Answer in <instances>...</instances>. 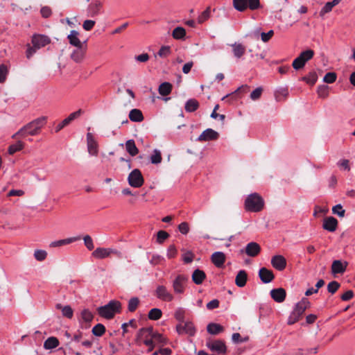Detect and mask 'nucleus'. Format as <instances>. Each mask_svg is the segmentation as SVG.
Listing matches in <instances>:
<instances>
[{
    "mask_svg": "<svg viewBox=\"0 0 355 355\" xmlns=\"http://www.w3.org/2000/svg\"><path fill=\"white\" fill-rule=\"evenodd\" d=\"M219 134L211 128H207L204 130L201 135L198 137L197 141H208L218 139Z\"/></svg>",
    "mask_w": 355,
    "mask_h": 355,
    "instance_id": "f8f14e48",
    "label": "nucleus"
},
{
    "mask_svg": "<svg viewBox=\"0 0 355 355\" xmlns=\"http://www.w3.org/2000/svg\"><path fill=\"white\" fill-rule=\"evenodd\" d=\"M47 253L46 251L42 250H37L34 252L35 258L40 261H42L46 259Z\"/></svg>",
    "mask_w": 355,
    "mask_h": 355,
    "instance_id": "bf43d9fd",
    "label": "nucleus"
},
{
    "mask_svg": "<svg viewBox=\"0 0 355 355\" xmlns=\"http://www.w3.org/2000/svg\"><path fill=\"white\" fill-rule=\"evenodd\" d=\"M8 74V67L3 64L0 65V83H3L6 81L7 76Z\"/></svg>",
    "mask_w": 355,
    "mask_h": 355,
    "instance_id": "8fccbe9b",
    "label": "nucleus"
},
{
    "mask_svg": "<svg viewBox=\"0 0 355 355\" xmlns=\"http://www.w3.org/2000/svg\"><path fill=\"white\" fill-rule=\"evenodd\" d=\"M191 277H192L193 282L196 284L199 285V284H201L203 282V281L205 279L206 274L205 273V272L203 270H201L200 269H196L193 271Z\"/></svg>",
    "mask_w": 355,
    "mask_h": 355,
    "instance_id": "cd10ccee",
    "label": "nucleus"
},
{
    "mask_svg": "<svg viewBox=\"0 0 355 355\" xmlns=\"http://www.w3.org/2000/svg\"><path fill=\"white\" fill-rule=\"evenodd\" d=\"M310 306V302L306 297H303L300 302L296 304L288 319V324L292 325L297 322L303 315L306 309Z\"/></svg>",
    "mask_w": 355,
    "mask_h": 355,
    "instance_id": "7ed1b4c3",
    "label": "nucleus"
},
{
    "mask_svg": "<svg viewBox=\"0 0 355 355\" xmlns=\"http://www.w3.org/2000/svg\"><path fill=\"white\" fill-rule=\"evenodd\" d=\"M169 234L164 230H159L157 234V241L162 244L169 237Z\"/></svg>",
    "mask_w": 355,
    "mask_h": 355,
    "instance_id": "5fc2aeb1",
    "label": "nucleus"
},
{
    "mask_svg": "<svg viewBox=\"0 0 355 355\" xmlns=\"http://www.w3.org/2000/svg\"><path fill=\"white\" fill-rule=\"evenodd\" d=\"M58 345L59 341L56 338L50 337L45 340L44 343V347L46 349H50L57 347Z\"/></svg>",
    "mask_w": 355,
    "mask_h": 355,
    "instance_id": "4c0bfd02",
    "label": "nucleus"
},
{
    "mask_svg": "<svg viewBox=\"0 0 355 355\" xmlns=\"http://www.w3.org/2000/svg\"><path fill=\"white\" fill-rule=\"evenodd\" d=\"M129 119L134 122H141L144 120V116L140 110L132 109L129 113Z\"/></svg>",
    "mask_w": 355,
    "mask_h": 355,
    "instance_id": "473e14b6",
    "label": "nucleus"
},
{
    "mask_svg": "<svg viewBox=\"0 0 355 355\" xmlns=\"http://www.w3.org/2000/svg\"><path fill=\"white\" fill-rule=\"evenodd\" d=\"M259 277L261 282L264 284L271 282L275 278L272 271L266 268H261L259 270Z\"/></svg>",
    "mask_w": 355,
    "mask_h": 355,
    "instance_id": "6ab92c4d",
    "label": "nucleus"
},
{
    "mask_svg": "<svg viewBox=\"0 0 355 355\" xmlns=\"http://www.w3.org/2000/svg\"><path fill=\"white\" fill-rule=\"evenodd\" d=\"M29 130L26 128V125L23 126L20 128L16 133H15L12 136V139H17L18 137H26L27 135H30L28 133Z\"/></svg>",
    "mask_w": 355,
    "mask_h": 355,
    "instance_id": "49530a36",
    "label": "nucleus"
},
{
    "mask_svg": "<svg viewBox=\"0 0 355 355\" xmlns=\"http://www.w3.org/2000/svg\"><path fill=\"white\" fill-rule=\"evenodd\" d=\"M249 91V87L247 85H242L239 87L234 92L228 94L223 98L222 100L228 99V101H234L236 99V96L239 93H247Z\"/></svg>",
    "mask_w": 355,
    "mask_h": 355,
    "instance_id": "c756f323",
    "label": "nucleus"
},
{
    "mask_svg": "<svg viewBox=\"0 0 355 355\" xmlns=\"http://www.w3.org/2000/svg\"><path fill=\"white\" fill-rule=\"evenodd\" d=\"M82 112V110L80 109L74 112L71 113L68 117L64 119L55 127V132H58L60 131L65 126L70 124L74 119L78 118L81 115Z\"/></svg>",
    "mask_w": 355,
    "mask_h": 355,
    "instance_id": "4468645a",
    "label": "nucleus"
},
{
    "mask_svg": "<svg viewBox=\"0 0 355 355\" xmlns=\"http://www.w3.org/2000/svg\"><path fill=\"white\" fill-rule=\"evenodd\" d=\"M81 317L85 322H89L93 320L94 315L88 309H84L81 312Z\"/></svg>",
    "mask_w": 355,
    "mask_h": 355,
    "instance_id": "4d7b16f0",
    "label": "nucleus"
},
{
    "mask_svg": "<svg viewBox=\"0 0 355 355\" xmlns=\"http://www.w3.org/2000/svg\"><path fill=\"white\" fill-rule=\"evenodd\" d=\"M171 53V48L168 46H162L159 50L157 55L162 58H166Z\"/></svg>",
    "mask_w": 355,
    "mask_h": 355,
    "instance_id": "052dcab7",
    "label": "nucleus"
},
{
    "mask_svg": "<svg viewBox=\"0 0 355 355\" xmlns=\"http://www.w3.org/2000/svg\"><path fill=\"white\" fill-rule=\"evenodd\" d=\"M162 155L159 150L155 149L153 151V155L150 157V161L152 164H157L162 162Z\"/></svg>",
    "mask_w": 355,
    "mask_h": 355,
    "instance_id": "09e8293b",
    "label": "nucleus"
},
{
    "mask_svg": "<svg viewBox=\"0 0 355 355\" xmlns=\"http://www.w3.org/2000/svg\"><path fill=\"white\" fill-rule=\"evenodd\" d=\"M87 144L88 153L91 155L97 156L98 153V145L91 132L87 134Z\"/></svg>",
    "mask_w": 355,
    "mask_h": 355,
    "instance_id": "ddd939ff",
    "label": "nucleus"
},
{
    "mask_svg": "<svg viewBox=\"0 0 355 355\" xmlns=\"http://www.w3.org/2000/svg\"><path fill=\"white\" fill-rule=\"evenodd\" d=\"M85 54V50L81 47H77L71 54V58L76 62L78 63L83 61Z\"/></svg>",
    "mask_w": 355,
    "mask_h": 355,
    "instance_id": "a878e982",
    "label": "nucleus"
},
{
    "mask_svg": "<svg viewBox=\"0 0 355 355\" xmlns=\"http://www.w3.org/2000/svg\"><path fill=\"white\" fill-rule=\"evenodd\" d=\"M62 315L67 318H71L73 314V311L70 306H64L62 308Z\"/></svg>",
    "mask_w": 355,
    "mask_h": 355,
    "instance_id": "338daca9",
    "label": "nucleus"
},
{
    "mask_svg": "<svg viewBox=\"0 0 355 355\" xmlns=\"http://www.w3.org/2000/svg\"><path fill=\"white\" fill-rule=\"evenodd\" d=\"M347 262H342L340 260H335L331 265V272L333 274H343L346 270Z\"/></svg>",
    "mask_w": 355,
    "mask_h": 355,
    "instance_id": "4be33fe9",
    "label": "nucleus"
},
{
    "mask_svg": "<svg viewBox=\"0 0 355 355\" xmlns=\"http://www.w3.org/2000/svg\"><path fill=\"white\" fill-rule=\"evenodd\" d=\"M334 6L330 3L327 2L320 11V16L324 17L325 14L331 12Z\"/></svg>",
    "mask_w": 355,
    "mask_h": 355,
    "instance_id": "e2e57ef3",
    "label": "nucleus"
},
{
    "mask_svg": "<svg viewBox=\"0 0 355 355\" xmlns=\"http://www.w3.org/2000/svg\"><path fill=\"white\" fill-rule=\"evenodd\" d=\"M336 73L335 72H328L325 74L323 81L326 83H333L336 80Z\"/></svg>",
    "mask_w": 355,
    "mask_h": 355,
    "instance_id": "864d4df0",
    "label": "nucleus"
},
{
    "mask_svg": "<svg viewBox=\"0 0 355 355\" xmlns=\"http://www.w3.org/2000/svg\"><path fill=\"white\" fill-rule=\"evenodd\" d=\"M79 33L75 30L71 31L70 34L67 36L70 44L77 47L83 46V44L78 39Z\"/></svg>",
    "mask_w": 355,
    "mask_h": 355,
    "instance_id": "393cba45",
    "label": "nucleus"
},
{
    "mask_svg": "<svg viewBox=\"0 0 355 355\" xmlns=\"http://www.w3.org/2000/svg\"><path fill=\"white\" fill-rule=\"evenodd\" d=\"M232 4L234 8L239 12H243L248 8L254 10L261 7L259 0H233Z\"/></svg>",
    "mask_w": 355,
    "mask_h": 355,
    "instance_id": "20e7f679",
    "label": "nucleus"
},
{
    "mask_svg": "<svg viewBox=\"0 0 355 355\" xmlns=\"http://www.w3.org/2000/svg\"><path fill=\"white\" fill-rule=\"evenodd\" d=\"M318 94L319 97L325 98L329 96V87L327 85H320L318 87Z\"/></svg>",
    "mask_w": 355,
    "mask_h": 355,
    "instance_id": "de8ad7c7",
    "label": "nucleus"
},
{
    "mask_svg": "<svg viewBox=\"0 0 355 355\" xmlns=\"http://www.w3.org/2000/svg\"><path fill=\"white\" fill-rule=\"evenodd\" d=\"M102 7V4L99 1H95L91 3L88 6L89 16L94 17L98 15L100 10Z\"/></svg>",
    "mask_w": 355,
    "mask_h": 355,
    "instance_id": "c85d7f7f",
    "label": "nucleus"
},
{
    "mask_svg": "<svg viewBox=\"0 0 355 355\" xmlns=\"http://www.w3.org/2000/svg\"><path fill=\"white\" fill-rule=\"evenodd\" d=\"M332 212L334 214H336L340 217H344L345 214V210L343 209L341 205H336L332 208Z\"/></svg>",
    "mask_w": 355,
    "mask_h": 355,
    "instance_id": "13d9d810",
    "label": "nucleus"
},
{
    "mask_svg": "<svg viewBox=\"0 0 355 355\" xmlns=\"http://www.w3.org/2000/svg\"><path fill=\"white\" fill-rule=\"evenodd\" d=\"M176 331L179 334H187L190 336H193L196 334L195 327L190 321L186 322L184 324H178L176 326Z\"/></svg>",
    "mask_w": 355,
    "mask_h": 355,
    "instance_id": "9b49d317",
    "label": "nucleus"
},
{
    "mask_svg": "<svg viewBox=\"0 0 355 355\" xmlns=\"http://www.w3.org/2000/svg\"><path fill=\"white\" fill-rule=\"evenodd\" d=\"M178 253L177 249L174 245H171L167 250V257L172 259L176 257Z\"/></svg>",
    "mask_w": 355,
    "mask_h": 355,
    "instance_id": "774afa93",
    "label": "nucleus"
},
{
    "mask_svg": "<svg viewBox=\"0 0 355 355\" xmlns=\"http://www.w3.org/2000/svg\"><path fill=\"white\" fill-rule=\"evenodd\" d=\"M112 254L119 258L122 257V253L120 251L113 248H97L92 252V256L96 259H105L110 257Z\"/></svg>",
    "mask_w": 355,
    "mask_h": 355,
    "instance_id": "0eeeda50",
    "label": "nucleus"
},
{
    "mask_svg": "<svg viewBox=\"0 0 355 355\" xmlns=\"http://www.w3.org/2000/svg\"><path fill=\"white\" fill-rule=\"evenodd\" d=\"M185 313L186 311L183 308H178L174 313V317L177 320L183 322L184 320Z\"/></svg>",
    "mask_w": 355,
    "mask_h": 355,
    "instance_id": "3c124183",
    "label": "nucleus"
},
{
    "mask_svg": "<svg viewBox=\"0 0 355 355\" xmlns=\"http://www.w3.org/2000/svg\"><path fill=\"white\" fill-rule=\"evenodd\" d=\"M83 240H84V243H85V246L87 247V248L89 250H92L94 249V246L93 241L89 235L85 236L83 237Z\"/></svg>",
    "mask_w": 355,
    "mask_h": 355,
    "instance_id": "0e129e2a",
    "label": "nucleus"
},
{
    "mask_svg": "<svg viewBox=\"0 0 355 355\" xmlns=\"http://www.w3.org/2000/svg\"><path fill=\"white\" fill-rule=\"evenodd\" d=\"M80 239V236H74V237H71V238H68V239H65L53 241L50 243V247H51V248L60 247L64 245L70 244V243L75 242L76 241H78Z\"/></svg>",
    "mask_w": 355,
    "mask_h": 355,
    "instance_id": "bb28decb",
    "label": "nucleus"
},
{
    "mask_svg": "<svg viewBox=\"0 0 355 355\" xmlns=\"http://www.w3.org/2000/svg\"><path fill=\"white\" fill-rule=\"evenodd\" d=\"M186 35V31L183 27H176L172 32V36L175 40H182Z\"/></svg>",
    "mask_w": 355,
    "mask_h": 355,
    "instance_id": "58836bf2",
    "label": "nucleus"
},
{
    "mask_svg": "<svg viewBox=\"0 0 355 355\" xmlns=\"http://www.w3.org/2000/svg\"><path fill=\"white\" fill-rule=\"evenodd\" d=\"M207 332L212 335H218L224 331V328L217 323H209L207 327Z\"/></svg>",
    "mask_w": 355,
    "mask_h": 355,
    "instance_id": "2f4dec72",
    "label": "nucleus"
},
{
    "mask_svg": "<svg viewBox=\"0 0 355 355\" xmlns=\"http://www.w3.org/2000/svg\"><path fill=\"white\" fill-rule=\"evenodd\" d=\"M262 92H263L262 87H257L254 91H252V92L250 94V98L252 101L258 100L259 98H260Z\"/></svg>",
    "mask_w": 355,
    "mask_h": 355,
    "instance_id": "680f3d73",
    "label": "nucleus"
},
{
    "mask_svg": "<svg viewBox=\"0 0 355 355\" xmlns=\"http://www.w3.org/2000/svg\"><path fill=\"white\" fill-rule=\"evenodd\" d=\"M271 264L275 269L282 271L286 266V260L282 255H275L271 259Z\"/></svg>",
    "mask_w": 355,
    "mask_h": 355,
    "instance_id": "aec40b11",
    "label": "nucleus"
},
{
    "mask_svg": "<svg viewBox=\"0 0 355 355\" xmlns=\"http://www.w3.org/2000/svg\"><path fill=\"white\" fill-rule=\"evenodd\" d=\"M198 107V102L196 99L191 98L187 101L184 108L187 112H192L196 111Z\"/></svg>",
    "mask_w": 355,
    "mask_h": 355,
    "instance_id": "e433bc0d",
    "label": "nucleus"
},
{
    "mask_svg": "<svg viewBox=\"0 0 355 355\" xmlns=\"http://www.w3.org/2000/svg\"><path fill=\"white\" fill-rule=\"evenodd\" d=\"M51 42L49 37L43 35H34L32 39L33 46L37 49H40L49 44Z\"/></svg>",
    "mask_w": 355,
    "mask_h": 355,
    "instance_id": "a211bd4d",
    "label": "nucleus"
},
{
    "mask_svg": "<svg viewBox=\"0 0 355 355\" xmlns=\"http://www.w3.org/2000/svg\"><path fill=\"white\" fill-rule=\"evenodd\" d=\"M248 280V274L243 270H239L235 278V284L239 287H243L245 286Z\"/></svg>",
    "mask_w": 355,
    "mask_h": 355,
    "instance_id": "b1692460",
    "label": "nucleus"
},
{
    "mask_svg": "<svg viewBox=\"0 0 355 355\" xmlns=\"http://www.w3.org/2000/svg\"><path fill=\"white\" fill-rule=\"evenodd\" d=\"M302 79L306 81L307 83L313 85L317 81L318 76L315 72H310L307 76L304 77Z\"/></svg>",
    "mask_w": 355,
    "mask_h": 355,
    "instance_id": "6e6d98bb",
    "label": "nucleus"
},
{
    "mask_svg": "<svg viewBox=\"0 0 355 355\" xmlns=\"http://www.w3.org/2000/svg\"><path fill=\"white\" fill-rule=\"evenodd\" d=\"M211 260L217 268H221L225 262V255L222 252H216L212 254Z\"/></svg>",
    "mask_w": 355,
    "mask_h": 355,
    "instance_id": "5701e85b",
    "label": "nucleus"
},
{
    "mask_svg": "<svg viewBox=\"0 0 355 355\" xmlns=\"http://www.w3.org/2000/svg\"><path fill=\"white\" fill-rule=\"evenodd\" d=\"M172 85L170 83L164 82L159 86L158 92L162 96H167L170 94L172 90Z\"/></svg>",
    "mask_w": 355,
    "mask_h": 355,
    "instance_id": "f704fd0d",
    "label": "nucleus"
},
{
    "mask_svg": "<svg viewBox=\"0 0 355 355\" xmlns=\"http://www.w3.org/2000/svg\"><path fill=\"white\" fill-rule=\"evenodd\" d=\"M92 331L94 336H101L105 332V327L103 324L98 323L93 327Z\"/></svg>",
    "mask_w": 355,
    "mask_h": 355,
    "instance_id": "79ce46f5",
    "label": "nucleus"
},
{
    "mask_svg": "<svg viewBox=\"0 0 355 355\" xmlns=\"http://www.w3.org/2000/svg\"><path fill=\"white\" fill-rule=\"evenodd\" d=\"M211 14V8L210 7H207L205 10H204L198 17V21L199 24H202L205 21H207Z\"/></svg>",
    "mask_w": 355,
    "mask_h": 355,
    "instance_id": "a18cd8bd",
    "label": "nucleus"
},
{
    "mask_svg": "<svg viewBox=\"0 0 355 355\" xmlns=\"http://www.w3.org/2000/svg\"><path fill=\"white\" fill-rule=\"evenodd\" d=\"M139 300L138 297H135L130 299L128 302V309L130 312H134L138 307Z\"/></svg>",
    "mask_w": 355,
    "mask_h": 355,
    "instance_id": "c03bdc74",
    "label": "nucleus"
},
{
    "mask_svg": "<svg viewBox=\"0 0 355 355\" xmlns=\"http://www.w3.org/2000/svg\"><path fill=\"white\" fill-rule=\"evenodd\" d=\"M46 116H42L27 123L26 126L29 130V135L32 136L37 135L40 129L46 124Z\"/></svg>",
    "mask_w": 355,
    "mask_h": 355,
    "instance_id": "1a4fd4ad",
    "label": "nucleus"
},
{
    "mask_svg": "<svg viewBox=\"0 0 355 355\" xmlns=\"http://www.w3.org/2000/svg\"><path fill=\"white\" fill-rule=\"evenodd\" d=\"M338 222L336 218L333 216H327L324 218L322 228L330 232H334L338 227Z\"/></svg>",
    "mask_w": 355,
    "mask_h": 355,
    "instance_id": "dca6fc26",
    "label": "nucleus"
},
{
    "mask_svg": "<svg viewBox=\"0 0 355 355\" xmlns=\"http://www.w3.org/2000/svg\"><path fill=\"white\" fill-rule=\"evenodd\" d=\"M125 149L131 156H135L139 153V150L133 139H129L126 141Z\"/></svg>",
    "mask_w": 355,
    "mask_h": 355,
    "instance_id": "72a5a7b5",
    "label": "nucleus"
},
{
    "mask_svg": "<svg viewBox=\"0 0 355 355\" xmlns=\"http://www.w3.org/2000/svg\"><path fill=\"white\" fill-rule=\"evenodd\" d=\"M241 252H245V253L252 257H254L257 256L261 252L260 245L256 242H250L247 244L244 250H241Z\"/></svg>",
    "mask_w": 355,
    "mask_h": 355,
    "instance_id": "f3484780",
    "label": "nucleus"
},
{
    "mask_svg": "<svg viewBox=\"0 0 355 355\" xmlns=\"http://www.w3.org/2000/svg\"><path fill=\"white\" fill-rule=\"evenodd\" d=\"M313 55L314 51L311 49L302 51L300 55L293 60L292 64L293 67L296 70L302 69L306 62L310 60Z\"/></svg>",
    "mask_w": 355,
    "mask_h": 355,
    "instance_id": "39448f33",
    "label": "nucleus"
},
{
    "mask_svg": "<svg viewBox=\"0 0 355 355\" xmlns=\"http://www.w3.org/2000/svg\"><path fill=\"white\" fill-rule=\"evenodd\" d=\"M155 295L159 300L165 302H171L173 300V295L164 286H158L155 291Z\"/></svg>",
    "mask_w": 355,
    "mask_h": 355,
    "instance_id": "2eb2a0df",
    "label": "nucleus"
},
{
    "mask_svg": "<svg viewBox=\"0 0 355 355\" xmlns=\"http://www.w3.org/2000/svg\"><path fill=\"white\" fill-rule=\"evenodd\" d=\"M24 144L21 141H18L16 144H12L8 148V153L13 155L16 152H18L23 149Z\"/></svg>",
    "mask_w": 355,
    "mask_h": 355,
    "instance_id": "37998d69",
    "label": "nucleus"
},
{
    "mask_svg": "<svg viewBox=\"0 0 355 355\" xmlns=\"http://www.w3.org/2000/svg\"><path fill=\"white\" fill-rule=\"evenodd\" d=\"M128 182L132 187H141L144 183V178L140 170L137 168L132 170L128 175Z\"/></svg>",
    "mask_w": 355,
    "mask_h": 355,
    "instance_id": "423d86ee",
    "label": "nucleus"
},
{
    "mask_svg": "<svg viewBox=\"0 0 355 355\" xmlns=\"http://www.w3.org/2000/svg\"><path fill=\"white\" fill-rule=\"evenodd\" d=\"M162 316V311L161 309L157 308H153L150 310L148 314V317L151 320H157Z\"/></svg>",
    "mask_w": 355,
    "mask_h": 355,
    "instance_id": "ea45409f",
    "label": "nucleus"
},
{
    "mask_svg": "<svg viewBox=\"0 0 355 355\" xmlns=\"http://www.w3.org/2000/svg\"><path fill=\"white\" fill-rule=\"evenodd\" d=\"M121 309V304L116 300H111L108 304L98 308V313L103 318L110 320L114 318L116 313H119Z\"/></svg>",
    "mask_w": 355,
    "mask_h": 355,
    "instance_id": "f03ea898",
    "label": "nucleus"
},
{
    "mask_svg": "<svg viewBox=\"0 0 355 355\" xmlns=\"http://www.w3.org/2000/svg\"><path fill=\"white\" fill-rule=\"evenodd\" d=\"M340 286V283H338L336 281H332V282H329L327 285L328 292L331 294H334L338 290Z\"/></svg>",
    "mask_w": 355,
    "mask_h": 355,
    "instance_id": "603ef678",
    "label": "nucleus"
},
{
    "mask_svg": "<svg viewBox=\"0 0 355 355\" xmlns=\"http://www.w3.org/2000/svg\"><path fill=\"white\" fill-rule=\"evenodd\" d=\"M206 346L213 352L218 354H225L227 352V347L225 342L222 340L209 339L206 343Z\"/></svg>",
    "mask_w": 355,
    "mask_h": 355,
    "instance_id": "6e6552de",
    "label": "nucleus"
},
{
    "mask_svg": "<svg viewBox=\"0 0 355 355\" xmlns=\"http://www.w3.org/2000/svg\"><path fill=\"white\" fill-rule=\"evenodd\" d=\"M244 206L248 211L259 212L264 207V200L259 193H254L245 198Z\"/></svg>",
    "mask_w": 355,
    "mask_h": 355,
    "instance_id": "f257e3e1",
    "label": "nucleus"
},
{
    "mask_svg": "<svg viewBox=\"0 0 355 355\" xmlns=\"http://www.w3.org/2000/svg\"><path fill=\"white\" fill-rule=\"evenodd\" d=\"M270 296L275 302L281 303L285 300L286 293L282 288H275L270 291Z\"/></svg>",
    "mask_w": 355,
    "mask_h": 355,
    "instance_id": "412c9836",
    "label": "nucleus"
},
{
    "mask_svg": "<svg viewBox=\"0 0 355 355\" xmlns=\"http://www.w3.org/2000/svg\"><path fill=\"white\" fill-rule=\"evenodd\" d=\"M153 328L152 327L141 328L137 333V339H146L148 337L150 338L151 334H153Z\"/></svg>",
    "mask_w": 355,
    "mask_h": 355,
    "instance_id": "c9c22d12",
    "label": "nucleus"
},
{
    "mask_svg": "<svg viewBox=\"0 0 355 355\" xmlns=\"http://www.w3.org/2000/svg\"><path fill=\"white\" fill-rule=\"evenodd\" d=\"M194 258V254L191 251H187L182 255V259L184 263H191Z\"/></svg>",
    "mask_w": 355,
    "mask_h": 355,
    "instance_id": "69168bd1",
    "label": "nucleus"
},
{
    "mask_svg": "<svg viewBox=\"0 0 355 355\" xmlns=\"http://www.w3.org/2000/svg\"><path fill=\"white\" fill-rule=\"evenodd\" d=\"M150 338L153 340L155 343L162 344V345H166L167 343V339L165 337H164L162 334L157 332L153 331Z\"/></svg>",
    "mask_w": 355,
    "mask_h": 355,
    "instance_id": "a19ab883",
    "label": "nucleus"
},
{
    "mask_svg": "<svg viewBox=\"0 0 355 355\" xmlns=\"http://www.w3.org/2000/svg\"><path fill=\"white\" fill-rule=\"evenodd\" d=\"M234 55L241 58L245 53V47L242 44L234 43L232 44Z\"/></svg>",
    "mask_w": 355,
    "mask_h": 355,
    "instance_id": "7c9ffc66",
    "label": "nucleus"
},
{
    "mask_svg": "<svg viewBox=\"0 0 355 355\" xmlns=\"http://www.w3.org/2000/svg\"><path fill=\"white\" fill-rule=\"evenodd\" d=\"M188 278L183 275H179L173 282V288L175 293H182L184 291L185 284Z\"/></svg>",
    "mask_w": 355,
    "mask_h": 355,
    "instance_id": "9d476101",
    "label": "nucleus"
}]
</instances>
